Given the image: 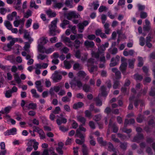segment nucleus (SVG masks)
<instances>
[{"instance_id":"1","label":"nucleus","mask_w":155,"mask_h":155,"mask_svg":"<svg viewBox=\"0 0 155 155\" xmlns=\"http://www.w3.org/2000/svg\"><path fill=\"white\" fill-rule=\"evenodd\" d=\"M58 19L57 18L51 22V24L49 25V36H54L56 35V32L59 33L60 31L57 30V24Z\"/></svg>"},{"instance_id":"2","label":"nucleus","mask_w":155,"mask_h":155,"mask_svg":"<svg viewBox=\"0 0 155 155\" xmlns=\"http://www.w3.org/2000/svg\"><path fill=\"white\" fill-rule=\"evenodd\" d=\"M70 84L71 87L73 89H75L76 86L79 88H80L83 86L81 81L77 80L76 78H74L71 81L70 83Z\"/></svg>"},{"instance_id":"3","label":"nucleus","mask_w":155,"mask_h":155,"mask_svg":"<svg viewBox=\"0 0 155 155\" xmlns=\"http://www.w3.org/2000/svg\"><path fill=\"white\" fill-rule=\"evenodd\" d=\"M120 57L118 55H117L115 58L114 57L112 58L111 60V63L110 64V67H113L116 66L118 64V62L120 60Z\"/></svg>"},{"instance_id":"4","label":"nucleus","mask_w":155,"mask_h":155,"mask_svg":"<svg viewBox=\"0 0 155 155\" xmlns=\"http://www.w3.org/2000/svg\"><path fill=\"white\" fill-rule=\"evenodd\" d=\"M33 144V147L34 150H36L38 148V142H36L35 140H29V142L27 143V146L32 147Z\"/></svg>"},{"instance_id":"5","label":"nucleus","mask_w":155,"mask_h":155,"mask_svg":"<svg viewBox=\"0 0 155 155\" xmlns=\"http://www.w3.org/2000/svg\"><path fill=\"white\" fill-rule=\"evenodd\" d=\"M80 15L78 13H76L74 12H71L67 14V18L68 20H70L72 18H78Z\"/></svg>"},{"instance_id":"6","label":"nucleus","mask_w":155,"mask_h":155,"mask_svg":"<svg viewBox=\"0 0 155 155\" xmlns=\"http://www.w3.org/2000/svg\"><path fill=\"white\" fill-rule=\"evenodd\" d=\"M144 138L143 135L142 134L139 133H137V134L135 136L133 139V141L134 142L139 143V140L143 139Z\"/></svg>"},{"instance_id":"7","label":"nucleus","mask_w":155,"mask_h":155,"mask_svg":"<svg viewBox=\"0 0 155 155\" xmlns=\"http://www.w3.org/2000/svg\"><path fill=\"white\" fill-rule=\"evenodd\" d=\"M128 64H121L120 65L119 67V69L123 74L124 75H126V72Z\"/></svg>"},{"instance_id":"8","label":"nucleus","mask_w":155,"mask_h":155,"mask_svg":"<svg viewBox=\"0 0 155 155\" xmlns=\"http://www.w3.org/2000/svg\"><path fill=\"white\" fill-rule=\"evenodd\" d=\"M58 73L57 71H55L53 79L54 82H58V81L61 80L62 78L61 75L58 74Z\"/></svg>"},{"instance_id":"9","label":"nucleus","mask_w":155,"mask_h":155,"mask_svg":"<svg viewBox=\"0 0 155 155\" xmlns=\"http://www.w3.org/2000/svg\"><path fill=\"white\" fill-rule=\"evenodd\" d=\"M101 94L102 96L106 97L107 95V92L106 91L107 88L106 87L103 85L101 86Z\"/></svg>"},{"instance_id":"10","label":"nucleus","mask_w":155,"mask_h":155,"mask_svg":"<svg viewBox=\"0 0 155 155\" xmlns=\"http://www.w3.org/2000/svg\"><path fill=\"white\" fill-rule=\"evenodd\" d=\"M135 59L134 58L132 59H129L128 60V68L131 69H133L134 68V63L135 61Z\"/></svg>"},{"instance_id":"11","label":"nucleus","mask_w":155,"mask_h":155,"mask_svg":"<svg viewBox=\"0 0 155 155\" xmlns=\"http://www.w3.org/2000/svg\"><path fill=\"white\" fill-rule=\"evenodd\" d=\"M58 117L60 119H58L56 120L57 123L58 125H60L62 123L65 124L67 122V120L66 119L60 117Z\"/></svg>"},{"instance_id":"12","label":"nucleus","mask_w":155,"mask_h":155,"mask_svg":"<svg viewBox=\"0 0 155 155\" xmlns=\"http://www.w3.org/2000/svg\"><path fill=\"white\" fill-rule=\"evenodd\" d=\"M46 13L48 15L49 18L54 17L56 16V14L55 12H53L50 9L46 11Z\"/></svg>"},{"instance_id":"13","label":"nucleus","mask_w":155,"mask_h":155,"mask_svg":"<svg viewBox=\"0 0 155 155\" xmlns=\"http://www.w3.org/2000/svg\"><path fill=\"white\" fill-rule=\"evenodd\" d=\"M24 38L25 39H28L30 43H31L33 41L32 39L31 38L29 34L28 33V32L26 30H25V31Z\"/></svg>"},{"instance_id":"14","label":"nucleus","mask_w":155,"mask_h":155,"mask_svg":"<svg viewBox=\"0 0 155 155\" xmlns=\"http://www.w3.org/2000/svg\"><path fill=\"white\" fill-rule=\"evenodd\" d=\"M82 151L83 155H89L88 148L84 144H83L82 146Z\"/></svg>"},{"instance_id":"15","label":"nucleus","mask_w":155,"mask_h":155,"mask_svg":"<svg viewBox=\"0 0 155 155\" xmlns=\"http://www.w3.org/2000/svg\"><path fill=\"white\" fill-rule=\"evenodd\" d=\"M84 105L83 103L81 102H79L77 103H75L74 104L73 107L75 109H77L78 108L82 107Z\"/></svg>"},{"instance_id":"16","label":"nucleus","mask_w":155,"mask_h":155,"mask_svg":"<svg viewBox=\"0 0 155 155\" xmlns=\"http://www.w3.org/2000/svg\"><path fill=\"white\" fill-rule=\"evenodd\" d=\"M100 94H99L98 96L94 98V101L96 102V105L97 106H101L102 104V101L99 98V96Z\"/></svg>"},{"instance_id":"17","label":"nucleus","mask_w":155,"mask_h":155,"mask_svg":"<svg viewBox=\"0 0 155 155\" xmlns=\"http://www.w3.org/2000/svg\"><path fill=\"white\" fill-rule=\"evenodd\" d=\"M77 118L78 121L82 123V124H83L84 125H85L86 120L84 117H82L81 116H79L77 117Z\"/></svg>"},{"instance_id":"18","label":"nucleus","mask_w":155,"mask_h":155,"mask_svg":"<svg viewBox=\"0 0 155 155\" xmlns=\"http://www.w3.org/2000/svg\"><path fill=\"white\" fill-rule=\"evenodd\" d=\"M47 37H43L40 38V45H43L46 44L48 41V40L47 39Z\"/></svg>"},{"instance_id":"19","label":"nucleus","mask_w":155,"mask_h":155,"mask_svg":"<svg viewBox=\"0 0 155 155\" xmlns=\"http://www.w3.org/2000/svg\"><path fill=\"white\" fill-rule=\"evenodd\" d=\"M84 45L86 46H89L91 48H93L94 45V43L93 41H86L84 43Z\"/></svg>"},{"instance_id":"20","label":"nucleus","mask_w":155,"mask_h":155,"mask_svg":"<svg viewBox=\"0 0 155 155\" xmlns=\"http://www.w3.org/2000/svg\"><path fill=\"white\" fill-rule=\"evenodd\" d=\"M108 144V150L110 151H113L116 152V149L114 148L113 144L110 142H109Z\"/></svg>"},{"instance_id":"21","label":"nucleus","mask_w":155,"mask_h":155,"mask_svg":"<svg viewBox=\"0 0 155 155\" xmlns=\"http://www.w3.org/2000/svg\"><path fill=\"white\" fill-rule=\"evenodd\" d=\"M16 131V129L15 128H13L12 129L8 130L7 134L8 135H14L15 134Z\"/></svg>"},{"instance_id":"22","label":"nucleus","mask_w":155,"mask_h":155,"mask_svg":"<svg viewBox=\"0 0 155 155\" xmlns=\"http://www.w3.org/2000/svg\"><path fill=\"white\" fill-rule=\"evenodd\" d=\"M36 104L33 103H30L28 105V106H26V107H28V110L30 109L35 110L36 109Z\"/></svg>"},{"instance_id":"23","label":"nucleus","mask_w":155,"mask_h":155,"mask_svg":"<svg viewBox=\"0 0 155 155\" xmlns=\"http://www.w3.org/2000/svg\"><path fill=\"white\" fill-rule=\"evenodd\" d=\"M134 79L136 81H141L143 79V76L138 74H135L134 75Z\"/></svg>"},{"instance_id":"24","label":"nucleus","mask_w":155,"mask_h":155,"mask_svg":"<svg viewBox=\"0 0 155 155\" xmlns=\"http://www.w3.org/2000/svg\"><path fill=\"white\" fill-rule=\"evenodd\" d=\"M76 135L80 138L82 140H84V137L83 134L78 130H76Z\"/></svg>"},{"instance_id":"25","label":"nucleus","mask_w":155,"mask_h":155,"mask_svg":"<svg viewBox=\"0 0 155 155\" xmlns=\"http://www.w3.org/2000/svg\"><path fill=\"white\" fill-rule=\"evenodd\" d=\"M90 89V86L86 84H84L83 86V90L86 92H89Z\"/></svg>"},{"instance_id":"26","label":"nucleus","mask_w":155,"mask_h":155,"mask_svg":"<svg viewBox=\"0 0 155 155\" xmlns=\"http://www.w3.org/2000/svg\"><path fill=\"white\" fill-rule=\"evenodd\" d=\"M64 63L66 69H69L71 67V65L68 61L64 60Z\"/></svg>"},{"instance_id":"27","label":"nucleus","mask_w":155,"mask_h":155,"mask_svg":"<svg viewBox=\"0 0 155 155\" xmlns=\"http://www.w3.org/2000/svg\"><path fill=\"white\" fill-rule=\"evenodd\" d=\"M39 136L41 139H44L45 138V134L43 130L39 128Z\"/></svg>"},{"instance_id":"28","label":"nucleus","mask_w":155,"mask_h":155,"mask_svg":"<svg viewBox=\"0 0 155 155\" xmlns=\"http://www.w3.org/2000/svg\"><path fill=\"white\" fill-rule=\"evenodd\" d=\"M5 26L9 30L12 29V25L10 21H5Z\"/></svg>"},{"instance_id":"29","label":"nucleus","mask_w":155,"mask_h":155,"mask_svg":"<svg viewBox=\"0 0 155 155\" xmlns=\"http://www.w3.org/2000/svg\"><path fill=\"white\" fill-rule=\"evenodd\" d=\"M74 51L75 53L74 54L75 56L77 58H80L81 57V53L79 50H78L77 51L74 50Z\"/></svg>"},{"instance_id":"30","label":"nucleus","mask_w":155,"mask_h":155,"mask_svg":"<svg viewBox=\"0 0 155 155\" xmlns=\"http://www.w3.org/2000/svg\"><path fill=\"white\" fill-rule=\"evenodd\" d=\"M14 78L15 80L18 84L21 82V80L18 74L16 73L15 74Z\"/></svg>"},{"instance_id":"31","label":"nucleus","mask_w":155,"mask_h":155,"mask_svg":"<svg viewBox=\"0 0 155 155\" xmlns=\"http://www.w3.org/2000/svg\"><path fill=\"white\" fill-rule=\"evenodd\" d=\"M46 49L42 45L39 44V52L42 53H45Z\"/></svg>"},{"instance_id":"32","label":"nucleus","mask_w":155,"mask_h":155,"mask_svg":"<svg viewBox=\"0 0 155 155\" xmlns=\"http://www.w3.org/2000/svg\"><path fill=\"white\" fill-rule=\"evenodd\" d=\"M31 43H30L28 41V42H25V45L24 47V50L26 51H27L28 49L30 48V44Z\"/></svg>"},{"instance_id":"33","label":"nucleus","mask_w":155,"mask_h":155,"mask_svg":"<svg viewBox=\"0 0 155 155\" xmlns=\"http://www.w3.org/2000/svg\"><path fill=\"white\" fill-rule=\"evenodd\" d=\"M85 73L83 71H80L77 73V75L80 77H82L83 78L86 76Z\"/></svg>"},{"instance_id":"34","label":"nucleus","mask_w":155,"mask_h":155,"mask_svg":"<svg viewBox=\"0 0 155 155\" xmlns=\"http://www.w3.org/2000/svg\"><path fill=\"white\" fill-rule=\"evenodd\" d=\"M105 50V48L104 47V45H102L98 49V51L99 53H103L104 52V51Z\"/></svg>"},{"instance_id":"35","label":"nucleus","mask_w":155,"mask_h":155,"mask_svg":"<svg viewBox=\"0 0 155 155\" xmlns=\"http://www.w3.org/2000/svg\"><path fill=\"white\" fill-rule=\"evenodd\" d=\"M113 131V132L116 133L118 131V129L116 124L115 123L113 124L112 126Z\"/></svg>"},{"instance_id":"36","label":"nucleus","mask_w":155,"mask_h":155,"mask_svg":"<svg viewBox=\"0 0 155 155\" xmlns=\"http://www.w3.org/2000/svg\"><path fill=\"white\" fill-rule=\"evenodd\" d=\"M120 147L123 150H126L127 147V144L126 143L120 142Z\"/></svg>"},{"instance_id":"37","label":"nucleus","mask_w":155,"mask_h":155,"mask_svg":"<svg viewBox=\"0 0 155 155\" xmlns=\"http://www.w3.org/2000/svg\"><path fill=\"white\" fill-rule=\"evenodd\" d=\"M31 11L30 9H28L26 12V13L24 17L25 18H28L29 17L31 16Z\"/></svg>"},{"instance_id":"38","label":"nucleus","mask_w":155,"mask_h":155,"mask_svg":"<svg viewBox=\"0 0 155 155\" xmlns=\"http://www.w3.org/2000/svg\"><path fill=\"white\" fill-rule=\"evenodd\" d=\"M115 74L116 76L115 78L116 79L118 80L121 78V73L119 71L115 73Z\"/></svg>"},{"instance_id":"39","label":"nucleus","mask_w":155,"mask_h":155,"mask_svg":"<svg viewBox=\"0 0 155 155\" xmlns=\"http://www.w3.org/2000/svg\"><path fill=\"white\" fill-rule=\"evenodd\" d=\"M114 83L113 85V88L114 89H117L118 87V86L120 84L119 81L118 80H116L114 81Z\"/></svg>"},{"instance_id":"40","label":"nucleus","mask_w":155,"mask_h":155,"mask_svg":"<svg viewBox=\"0 0 155 155\" xmlns=\"http://www.w3.org/2000/svg\"><path fill=\"white\" fill-rule=\"evenodd\" d=\"M141 99L139 98H136L134 101V105L136 107H137L138 106V103H140V101Z\"/></svg>"},{"instance_id":"41","label":"nucleus","mask_w":155,"mask_h":155,"mask_svg":"<svg viewBox=\"0 0 155 155\" xmlns=\"http://www.w3.org/2000/svg\"><path fill=\"white\" fill-rule=\"evenodd\" d=\"M138 61L139 62L138 64V66L139 67H142L143 64L142 58L141 57H139L138 58Z\"/></svg>"},{"instance_id":"42","label":"nucleus","mask_w":155,"mask_h":155,"mask_svg":"<svg viewBox=\"0 0 155 155\" xmlns=\"http://www.w3.org/2000/svg\"><path fill=\"white\" fill-rule=\"evenodd\" d=\"M145 39L142 37H141L140 38V45L141 46H143L145 45Z\"/></svg>"},{"instance_id":"43","label":"nucleus","mask_w":155,"mask_h":155,"mask_svg":"<svg viewBox=\"0 0 155 155\" xmlns=\"http://www.w3.org/2000/svg\"><path fill=\"white\" fill-rule=\"evenodd\" d=\"M48 66V64L47 63H43L42 64H39V69L46 68Z\"/></svg>"},{"instance_id":"44","label":"nucleus","mask_w":155,"mask_h":155,"mask_svg":"<svg viewBox=\"0 0 155 155\" xmlns=\"http://www.w3.org/2000/svg\"><path fill=\"white\" fill-rule=\"evenodd\" d=\"M31 92L33 94V97L35 98H38L39 97V95L37 94L36 90L35 89H32L31 90Z\"/></svg>"},{"instance_id":"45","label":"nucleus","mask_w":155,"mask_h":155,"mask_svg":"<svg viewBox=\"0 0 155 155\" xmlns=\"http://www.w3.org/2000/svg\"><path fill=\"white\" fill-rule=\"evenodd\" d=\"M147 14L146 12H142L140 13V17L141 18L144 19L147 17Z\"/></svg>"},{"instance_id":"46","label":"nucleus","mask_w":155,"mask_h":155,"mask_svg":"<svg viewBox=\"0 0 155 155\" xmlns=\"http://www.w3.org/2000/svg\"><path fill=\"white\" fill-rule=\"evenodd\" d=\"M107 9V8L105 6H101L99 9V11L100 12H101L104 11H106Z\"/></svg>"},{"instance_id":"47","label":"nucleus","mask_w":155,"mask_h":155,"mask_svg":"<svg viewBox=\"0 0 155 155\" xmlns=\"http://www.w3.org/2000/svg\"><path fill=\"white\" fill-rule=\"evenodd\" d=\"M151 26L144 25L143 27V31L149 32L151 29Z\"/></svg>"},{"instance_id":"48","label":"nucleus","mask_w":155,"mask_h":155,"mask_svg":"<svg viewBox=\"0 0 155 155\" xmlns=\"http://www.w3.org/2000/svg\"><path fill=\"white\" fill-rule=\"evenodd\" d=\"M127 127H124L122 129V131L127 134H129L132 131V130L131 129H127Z\"/></svg>"},{"instance_id":"49","label":"nucleus","mask_w":155,"mask_h":155,"mask_svg":"<svg viewBox=\"0 0 155 155\" xmlns=\"http://www.w3.org/2000/svg\"><path fill=\"white\" fill-rule=\"evenodd\" d=\"M61 111V109L60 107H55V109L53 111V113L55 114H58L59 112Z\"/></svg>"},{"instance_id":"50","label":"nucleus","mask_w":155,"mask_h":155,"mask_svg":"<svg viewBox=\"0 0 155 155\" xmlns=\"http://www.w3.org/2000/svg\"><path fill=\"white\" fill-rule=\"evenodd\" d=\"M84 126L83 124H81L79 125V128H78L77 130H78L79 131H83L85 132L86 131V129L84 127H83Z\"/></svg>"},{"instance_id":"51","label":"nucleus","mask_w":155,"mask_h":155,"mask_svg":"<svg viewBox=\"0 0 155 155\" xmlns=\"http://www.w3.org/2000/svg\"><path fill=\"white\" fill-rule=\"evenodd\" d=\"M14 44V42L13 41H11L9 43H8L7 44V47L10 49L9 50H10L12 48V47L13 46Z\"/></svg>"},{"instance_id":"52","label":"nucleus","mask_w":155,"mask_h":155,"mask_svg":"<svg viewBox=\"0 0 155 155\" xmlns=\"http://www.w3.org/2000/svg\"><path fill=\"white\" fill-rule=\"evenodd\" d=\"M12 93L10 90H8L6 91L5 94V96L7 97H10L12 96Z\"/></svg>"},{"instance_id":"53","label":"nucleus","mask_w":155,"mask_h":155,"mask_svg":"<svg viewBox=\"0 0 155 155\" xmlns=\"http://www.w3.org/2000/svg\"><path fill=\"white\" fill-rule=\"evenodd\" d=\"M59 129L60 130L63 132L67 131L68 130V128H66L64 126H60Z\"/></svg>"},{"instance_id":"54","label":"nucleus","mask_w":155,"mask_h":155,"mask_svg":"<svg viewBox=\"0 0 155 155\" xmlns=\"http://www.w3.org/2000/svg\"><path fill=\"white\" fill-rule=\"evenodd\" d=\"M95 38V35L93 34L89 35L87 36V38L90 40H93Z\"/></svg>"},{"instance_id":"55","label":"nucleus","mask_w":155,"mask_h":155,"mask_svg":"<svg viewBox=\"0 0 155 155\" xmlns=\"http://www.w3.org/2000/svg\"><path fill=\"white\" fill-rule=\"evenodd\" d=\"M32 20L31 19H29L28 20L26 23V26L27 28L29 27L31 23Z\"/></svg>"},{"instance_id":"56","label":"nucleus","mask_w":155,"mask_h":155,"mask_svg":"<svg viewBox=\"0 0 155 155\" xmlns=\"http://www.w3.org/2000/svg\"><path fill=\"white\" fill-rule=\"evenodd\" d=\"M12 109V107L8 106L5 107L4 109L5 113H8Z\"/></svg>"},{"instance_id":"57","label":"nucleus","mask_w":155,"mask_h":155,"mask_svg":"<svg viewBox=\"0 0 155 155\" xmlns=\"http://www.w3.org/2000/svg\"><path fill=\"white\" fill-rule=\"evenodd\" d=\"M62 4L61 3H57L55 4L54 7L55 8H61L62 6Z\"/></svg>"},{"instance_id":"58","label":"nucleus","mask_w":155,"mask_h":155,"mask_svg":"<svg viewBox=\"0 0 155 155\" xmlns=\"http://www.w3.org/2000/svg\"><path fill=\"white\" fill-rule=\"evenodd\" d=\"M62 148H60V147H58L56 148V150L58 153L61 155H63V151L62 150Z\"/></svg>"},{"instance_id":"59","label":"nucleus","mask_w":155,"mask_h":155,"mask_svg":"<svg viewBox=\"0 0 155 155\" xmlns=\"http://www.w3.org/2000/svg\"><path fill=\"white\" fill-rule=\"evenodd\" d=\"M84 141V140H80L78 139H76L75 140V142L76 143L80 145L82 144L83 143Z\"/></svg>"},{"instance_id":"60","label":"nucleus","mask_w":155,"mask_h":155,"mask_svg":"<svg viewBox=\"0 0 155 155\" xmlns=\"http://www.w3.org/2000/svg\"><path fill=\"white\" fill-rule=\"evenodd\" d=\"M89 125L93 129L95 128V126L94 122L93 121H90L89 122Z\"/></svg>"},{"instance_id":"61","label":"nucleus","mask_w":155,"mask_h":155,"mask_svg":"<svg viewBox=\"0 0 155 155\" xmlns=\"http://www.w3.org/2000/svg\"><path fill=\"white\" fill-rule=\"evenodd\" d=\"M54 48H49L48 49H46L45 53L47 54H48L51 53L54 51Z\"/></svg>"},{"instance_id":"62","label":"nucleus","mask_w":155,"mask_h":155,"mask_svg":"<svg viewBox=\"0 0 155 155\" xmlns=\"http://www.w3.org/2000/svg\"><path fill=\"white\" fill-rule=\"evenodd\" d=\"M30 7L31 8L34 7L35 9H37L38 8V5L35 4V2H31Z\"/></svg>"},{"instance_id":"63","label":"nucleus","mask_w":155,"mask_h":155,"mask_svg":"<svg viewBox=\"0 0 155 155\" xmlns=\"http://www.w3.org/2000/svg\"><path fill=\"white\" fill-rule=\"evenodd\" d=\"M73 122L72 124V127L73 128L76 129L78 127V124L74 120H73Z\"/></svg>"},{"instance_id":"64","label":"nucleus","mask_w":155,"mask_h":155,"mask_svg":"<svg viewBox=\"0 0 155 155\" xmlns=\"http://www.w3.org/2000/svg\"><path fill=\"white\" fill-rule=\"evenodd\" d=\"M149 95L152 97H153L155 96V91L151 88V90L149 92Z\"/></svg>"}]
</instances>
